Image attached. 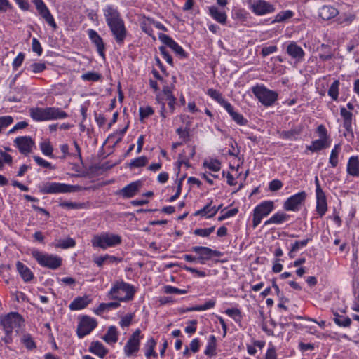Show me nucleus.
Wrapping results in <instances>:
<instances>
[{
    "mask_svg": "<svg viewBox=\"0 0 359 359\" xmlns=\"http://www.w3.org/2000/svg\"><path fill=\"white\" fill-rule=\"evenodd\" d=\"M104 15L116 43L118 46H123L126 39L128 31L120 13L112 6H107L104 9Z\"/></svg>",
    "mask_w": 359,
    "mask_h": 359,
    "instance_id": "nucleus-1",
    "label": "nucleus"
},
{
    "mask_svg": "<svg viewBox=\"0 0 359 359\" xmlns=\"http://www.w3.org/2000/svg\"><path fill=\"white\" fill-rule=\"evenodd\" d=\"M30 116L36 121H44L48 120L62 119L68 116V114L61 109L54 107L46 108L34 107L29 110Z\"/></svg>",
    "mask_w": 359,
    "mask_h": 359,
    "instance_id": "nucleus-2",
    "label": "nucleus"
},
{
    "mask_svg": "<svg viewBox=\"0 0 359 359\" xmlns=\"http://www.w3.org/2000/svg\"><path fill=\"white\" fill-rule=\"evenodd\" d=\"M135 292V290L133 285L121 281L117 282L114 285L108 296L111 299L128 302L133 299Z\"/></svg>",
    "mask_w": 359,
    "mask_h": 359,
    "instance_id": "nucleus-3",
    "label": "nucleus"
},
{
    "mask_svg": "<svg viewBox=\"0 0 359 359\" xmlns=\"http://www.w3.org/2000/svg\"><path fill=\"white\" fill-rule=\"evenodd\" d=\"M31 254L38 264L43 267L55 270L62 265V259L59 256L42 252L38 250H33Z\"/></svg>",
    "mask_w": 359,
    "mask_h": 359,
    "instance_id": "nucleus-4",
    "label": "nucleus"
},
{
    "mask_svg": "<svg viewBox=\"0 0 359 359\" xmlns=\"http://www.w3.org/2000/svg\"><path fill=\"white\" fill-rule=\"evenodd\" d=\"M121 242L122 238L119 235L109 233L95 235L91 240L93 247L103 250L118 245Z\"/></svg>",
    "mask_w": 359,
    "mask_h": 359,
    "instance_id": "nucleus-5",
    "label": "nucleus"
},
{
    "mask_svg": "<svg viewBox=\"0 0 359 359\" xmlns=\"http://www.w3.org/2000/svg\"><path fill=\"white\" fill-rule=\"evenodd\" d=\"M39 190L43 194H53L79 191L81 190V187L77 185H70L60 182H46L40 187Z\"/></svg>",
    "mask_w": 359,
    "mask_h": 359,
    "instance_id": "nucleus-6",
    "label": "nucleus"
},
{
    "mask_svg": "<svg viewBox=\"0 0 359 359\" xmlns=\"http://www.w3.org/2000/svg\"><path fill=\"white\" fill-rule=\"evenodd\" d=\"M1 324L6 335L9 336L13 330L17 332H19L24 324V319L18 313L11 312L1 318Z\"/></svg>",
    "mask_w": 359,
    "mask_h": 359,
    "instance_id": "nucleus-7",
    "label": "nucleus"
},
{
    "mask_svg": "<svg viewBox=\"0 0 359 359\" xmlns=\"http://www.w3.org/2000/svg\"><path fill=\"white\" fill-rule=\"evenodd\" d=\"M252 91L259 101L266 107L273 105L278 97L276 91L269 90L264 86L257 85L252 88Z\"/></svg>",
    "mask_w": 359,
    "mask_h": 359,
    "instance_id": "nucleus-8",
    "label": "nucleus"
},
{
    "mask_svg": "<svg viewBox=\"0 0 359 359\" xmlns=\"http://www.w3.org/2000/svg\"><path fill=\"white\" fill-rule=\"evenodd\" d=\"M273 208V202L269 201L257 205L253 210L252 227L255 229L261 223L262 219L270 214Z\"/></svg>",
    "mask_w": 359,
    "mask_h": 359,
    "instance_id": "nucleus-9",
    "label": "nucleus"
},
{
    "mask_svg": "<svg viewBox=\"0 0 359 359\" xmlns=\"http://www.w3.org/2000/svg\"><path fill=\"white\" fill-rule=\"evenodd\" d=\"M97 325V322L88 316H83L79 319L76 334L79 339L89 334Z\"/></svg>",
    "mask_w": 359,
    "mask_h": 359,
    "instance_id": "nucleus-10",
    "label": "nucleus"
},
{
    "mask_svg": "<svg viewBox=\"0 0 359 359\" xmlns=\"http://www.w3.org/2000/svg\"><path fill=\"white\" fill-rule=\"evenodd\" d=\"M141 331L137 329L130 337L127 341L124 348V353L126 356L130 357L137 353L140 349V340L142 337L140 336Z\"/></svg>",
    "mask_w": 359,
    "mask_h": 359,
    "instance_id": "nucleus-11",
    "label": "nucleus"
},
{
    "mask_svg": "<svg viewBox=\"0 0 359 359\" xmlns=\"http://www.w3.org/2000/svg\"><path fill=\"white\" fill-rule=\"evenodd\" d=\"M306 194L304 191H300L289 197L283 204V208L287 211H299L300 207L304 203Z\"/></svg>",
    "mask_w": 359,
    "mask_h": 359,
    "instance_id": "nucleus-12",
    "label": "nucleus"
},
{
    "mask_svg": "<svg viewBox=\"0 0 359 359\" xmlns=\"http://www.w3.org/2000/svg\"><path fill=\"white\" fill-rule=\"evenodd\" d=\"M33 3L41 18H43L45 21L55 30L57 28V24L53 16L43 0H33Z\"/></svg>",
    "mask_w": 359,
    "mask_h": 359,
    "instance_id": "nucleus-13",
    "label": "nucleus"
},
{
    "mask_svg": "<svg viewBox=\"0 0 359 359\" xmlns=\"http://www.w3.org/2000/svg\"><path fill=\"white\" fill-rule=\"evenodd\" d=\"M158 38L164 44L170 48L179 57L181 58L187 57V53L184 49L168 35L161 33L158 35Z\"/></svg>",
    "mask_w": 359,
    "mask_h": 359,
    "instance_id": "nucleus-14",
    "label": "nucleus"
},
{
    "mask_svg": "<svg viewBox=\"0 0 359 359\" xmlns=\"http://www.w3.org/2000/svg\"><path fill=\"white\" fill-rule=\"evenodd\" d=\"M256 15H263L274 11V6L264 0H257L250 6Z\"/></svg>",
    "mask_w": 359,
    "mask_h": 359,
    "instance_id": "nucleus-15",
    "label": "nucleus"
},
{
    "mask_svg": "<svg viewBox=\"0 0 359 359\" xmlns=\"http://www.w3.org/2000/svg\"><path fill=\"white\" fill-rule=\"evenodd\" d=\"M14 142L20 152L25 155H27L31 152L32 148L34 144L32 139L27 136L18 137L15 138Z\"/></svg>",
    "mask_w": 359,
    "mask_h": 359,
    "instance_id": "nucleus-16",
    "label": "nucleus"
},
{
    "mask_svg": "<svg viewBox=\"0 0 359 359\" xmlns=\"http://www.w3.org/2000/svg\"><path fill=\"white\" fill-rule=\"evenodd\" d=\"M142 185L140 180L131 182L121 189L119 193L123 198H132L139 191Z\"/></svg>",
    "mask_w": 359,
    "mask_h": 359,
    "instance_id": "nucleus-17",
    "label": "nucleus"
},
{
    "mask_svg": "<svg viewBox=\"0 0 359 359\" xmlns=\"http://www.w3.org/2000/svg\"><path fill=\"white\" fill-rule=\"evenodd\" d=\"M88 34L92 43L96 46L99 55L104 57L105 46L101 36L93 29H88Z\"/></svg>",
    "mask_w": 359,
    "mask_h": 359,
    "instance_id": "nucleus-18",
    "label": "nucleus"
},
{
    "mask_svg": "<svg viewBox=\"0 0 359 359\" xmlns=\"http://www.w3.org/2000/svg\"><path fill=\"white\" fill-rule=\"evenodd\" d=\"M191 251L198 254L205 259H210L212 256L220 257L222 252L218 250H212L208 247L194 246L191 248Z\"/></svg>",
    "mask_w": 359,
    "mask_h": 359,
    "instance_id": "nucleus-19",
    "label": "nucleus"
},
{
    "mask_svg": "<svg viewBox=\"0 0 359 359\" xmlns=\"http://www.w3.org/2000/svg\"><path fill=\"white\" fill-rule=\"evenodd\" d=\"M340 115L343 118V126L346 131L353 137V131L352 128L353 114L348 111L345 107L340 108Z\"/></svg>",
    "mask_w": 359,
    "mask_h": 359,
    "instance_id": "nucleus-20",
    "label": "nucleus"
},
{
    "mask_svg": "<svg viewBox=\"0 0 359 359\" xmlns=\"http://www.w3.org/2000/svg\"><path fill=\"white\" fill-rule=\"evenodd\" d=\"M286 52L291 57L297 60H302L305 55L304 50L294 41L287 45Z\"/></svg>",
    "mask_w": 359,
    "mask_h": 359,
    "instance_id": "nucleus-21",
    "label": "nucleus"
},
{
    "mask_svg": "<svg viewBox=\"0 0 359 359\" xmlns=\"http://www.w3.org/2000/svg\"><path fill=\"white\" fill-rule=\"evenodd\" d=\"M346 172L351 177H359V157L358 156H352L348 158Z\"/></svg>",
    "mask_w": 359,
    "mask_h": 359,
    "instance_id": "nucleus-22",
    "label": "nucleus"
},
{
    "mask_svg": "<svg viewBox=\"0 0 359 359\" xmlns=\"http://www.w3.org/2000/svg\"><path fill=\"white\" fill-rule=\"evenodd\" d=\"M339 14V11L331 5H325L319 10V16L324 20H330Z\"/></svg>",
    "mask_w": 359,
    "mask_h": 359,
    "instance_id": "nucleus-23",
    "label": "nucleus"
},
{
    "mask_svg": "<svg viewBox=\"0 0 359 359\" xmlns=\"http://www.w3.org/2000/svg\"><path fill=\"white\" fill-rule=\"evenodd\" d=\"M290 219V216L283 212H278L271 216L268 220L265 221L264 226L271 224H282Z\"/></svg>",
    "mask_w": 359,
    "mask_h": 359,
    "instance_id": "nucleus-24",
    "label": "nucleus"
},
{
    "mask_svg": "<svg viewBox=\"0 0 359 359\" xmlns=\"http://www.w3.org/2000/svg\"><path fill=\"white\" fill-rule=\"evenodd\" d=\"M16 268L21 278L25 282H29L34 278V273L26 265H25L21 262H17Z\"/></svg>",
    "mask_w": 359,
    "mask_h": 359,
    "instance_id": "nucleus-25",
    "label": "nucleus"
},
{
    "mask_svg": "<svg viewBox=\"0 0 359 359\" xmlns=\"http://www.w3.org/2000/svg\"><path fill=\"white\" fill-rule=\"evenodd\" d=\"M89 351L100 358H104L108 353V350L100 341H93L89 346Z\"/></svg>",
    "mask_w": 359,
    "mask_h": 359,
    "instance_id": "nucleus-26",
    "label": "nucleus"
},
{
    "mask_svg": "<svg viewBox=\"0 0 359 359\" xmlns=\"http://www.w3.org/2000/svg\"><path fill=\"white\" fill-rule=\"evenodd\" d=\"M316 212L322 217L327 210V199L325 193L316 194Z\"/></svg>",
    "mask_w": 359,
    "mask_h": 359,
    "instance_id": "nucleus-27",
    "label": "nucleus"
},
{
    "mask_svg": "<svg viewBox=\"0 0 359 359\" xmlns=\"http://www.w3.org/2000/svg\"><path fill=\"white\" fill-rule=\"evenodd\" d=\"M195 155V147L193 146H187L186 150H184L182 153L180 154L179 158V164L180 165H185L186 166H189V161L190 158H192Z\"/></svg>",
    "mask_w": 359,
    "mask_h": 359,
    "instance_id": "nucleus-28",
    "label": "nucleus"
},
{
    "mask_svg": "<svg viewBox=\"0 0 359 359\" xmlns=\"http://www.w3.org/2000/svg\"><path fill=\"white\" fill-rule=\"evenodd\" d=\"M90 302L88 296L78 297L75 298L69 304V309L72 311L80 310L86 308Z\"/></svg>",
    "mask_w": 359,
    "mask_h": 359,
    "instance_id": "nucleus-29",
    "label": "nucleus"
},
{
    "mask_svg": "<svg viewBox=\"0 0 359 359\" xmlns=\"http://www.w3.org/2000/svg\"><path fill=\"white\" fill-rule=\"evenodd\" d=\"M331 141L318 139L312 141L311 145H306V149L311 152H317L330 147Z\"/></svg>",
    "mask_w": 359,
    "mask_h": 359,
    "instance_id": "nucleus-30",
    "label": "nucleus"
},
{
    "mask_svg": "<svg viewBox=\"0 0 359 359\" xmlns=\"http://www.w3.org/2000/svg\"><path fill=\"white\" fill-rule=\"evenodd\" d=\"M209 13L217 22L222 25L226 24L227 16L225 12L219 11L215 6H212L209 8Z\"/></svg>",
    "mask_w": 359,
    "mask_h": 359,
    "instance_id": "nucleus-31",
    "label": "nucleus"
},
{
    "mask_svg": "<svg viewBox=\"0 0 359 359\" xmlns=\"http://www.w3.org/2000/svg\"><path fill=\"white\" fill-rule=\"evenodd\" d=\"M102 339L108 344H115L117 342L118 339V333L116 327L115 326H110Z\"/></svg>",
    "mask_w": 359,
    "mask_h": 359,
    "instance_id": "nucleus-32",
    "label": "nucleus"
},
{
    "mask_svg": "<svg viewBox=\"0 0 359 359\" xmlns=\"http://www.w3.org/2000/svg\"><path fill=\"white\" fill-rule=\"evenodd\" d=\"M319 50L321 52L319 54V58L321 61L324 62L332 58L333 54L331 52L330 46L323 43Z\"/></svg>",
    "mask_w": 359,
    "mask_h": 359,
    "instance_id": "nucleus-33",
    "label": "nucleus"
},
{
    "mask_svg": "<svg viewBox=\"0 0 359 359\" xmlns=\"http://www.w3.org/2000/svg\"><path fill=\"white\" fill-rule=\"evenodd\" d=\"M53 245L57 248L67 249L74 247L76 245V241L72 238H67L63 240L60 239L57 241Z\"/></svg>",
    "mask_w": 359,
    "mask_h": 359,
    "instance_id": "nucleus-34",
    "label": "nucleus"
},
{
    "mask_svg": "<svg viewBox=\"0 0 359 359\" xmlns=\"http://www.w3.org/2000/svg\"><path fill=\"white\" fill-rule=\"evenodd\" d=\"M156 345V342L153 338H151L147 341V344H145V349H146L145 356L147 358H149L150 357H154V358L157 357L158 355L154 351V348H155Z\"/></svg>",
    "mask_w": 359,
    "mask_h": 359,
    "instance_id": "nucleus-35",
    "label": "nucleus"
},
{
    "mask_svg": "<svg viewBox=\"0 0 359 359\" xmlns=\"http://www.w3.org/2000/svg\"><path fill=\"white\" fill-rule=\"evenodd\" d=\"M216 337L211 335L209 337L206 348L204 353L208 356H212L216 354Z\"/></svg>",
    "mask_w": 359,
    "mask_h": 359,
    "instance_id": "nucleus-36",
    "label": "nucleus"
},
{
    "mask_svg": "<svg viewBox=\"0 0 359 359\" xmlns=\"http://www.w3.org/2000/svg\"><path fill=\"white\" fill-rule=\"evenodd\" d=\"M355 18V15L353 13H342L337 19V21L339 25H348Z\"/></svg>",
    "mask_w": 359,
    "mask_h": 359,
    "instance_id": "nucleus-37",
    "label": "nucleus"
},
{
    "mask_svg": "<svg viewBox=\"0 0 359 359\" xmlns=\"http://www.w3.org/2000/svg\"><path fill=\"white\" fill-rule=\"evenodd\" d=\"M334 321L337 325L344 327H347L351 325V320L349 317L340 316L337 313H334Z\"/></svg>",
    "mask_w": 359,
    "mask_h": 359,
    "instance_id": "nucleus-38",
    "label": "nucleus"
},
{
    "mask_svg": "<svg viewBox=\"0 0 359 359\" xmlns=\"http://www.w3.org/2000/svg\"><path fill=\"white\" fill-rule=\"evenodd\" d=\"M119 306H120V303L117 302H109V303H102L99 305V306L96 309L95 313L97 314H100L106 310L116 309Z\"/></svg>",
    "mask_w": 359,
    "mask_h": 359,
    "instance_id": "nucleus-39",
    "label": "nucleus"
},
{
    "mask_svg": "<svg viewBox=\"0 0 359 359\" xmlns=\"http://www.w3.org/2000/svg\"><path fill=\"white\" fill-rule=\"evenodd\" d=\"M215 304H216L215 300L210 299L208 302H206L204 304H203V305H198V306H194V307H191V308H189V309H187V311H205V310L213 308L215 306Z\"/></svg>",
    "mask_w": 359,
    "mask_h": 359,
    "instance_id": "nucleus-40",
    "label": "nucleus"
},
{
    "mask_svg": "<svg viewBox=\"0 0 359 359\" xmlns=\"http://www.w3.org/2000/svg\"><path fill=\"white\" fill-rule=\"evenodd\" d=\"M339 84V81L335 80L328 90V95L330 96L333 100L338 99Z\"/></svg>",
    "mask_w": 359,
    "mask_h": 359,
    "instance_id": "nucleus-41",
    "label": "nucleus"
},
{
    "mask_svg": "<svg viewBox=\"0 0 359 359\" xmlns=\"http://www.w3.org/2000/svg\"><path fill=\"white\" fill-rule=\"evenodd\" d=\"M40 149L42 153L48 156H53V148L49 140H44L40 143Z\"/></svg>",
    "mask_w": 359,
    "mask_h": 359,
    "instance_id": "nucleus-42",
    "label": "nucleus"
},
{
    "mask_svg": "<svg viewBox=\"0 0 359 359\" xmlns=\"http://www.w3.org/2000/svg\"><path fill=\"white\" fill-rule=\"evenodd\" d=\"M147 163V158L144 156H142L132 160L131 162L129 163V167L130 168H141L146 165Z\"/></svg>",
    "mask_w": 359,
    "mask_h": 359,
    "instance_id": "nucleus-43",
    "label": "nucleus"
},
{
    "mask_svg": "<svg viewBox=\"0 0 359 359\" xmlns=\"http://www.w3.org/2000/svg\"><path fill=\"white\" fill-rule=\"evenodd\" d=\"M226 315L232 318L235 321L240 322L242 318L241 311L236 308L227 309L225 311Z\"/></svg>",
    "mask_w": 359,
    "mask_h": 359,
    "instance_id": "nucleus-44",
    "label": "nucleus"
},
{
    "mask_svg": "<svg viewBox=\"0 0 359 359\" xmlns=\"http://www.w3.org/2000/svg\"><path fill=\"white\" fill-rule=\"evenodd\" d=\"M4 163L11 165L13 163V158L10 154L0 149V170H3Z\"/></svg>",
    "mask_w": 359,
    "mask_h": 359,
    "instance_id": "nucleus-45",
    "label": "nucleus"
},
{
    "mask_svg": "<svg viewBox=\"0 0 359 359\" xmlns=\"http://www.w3.org/2000/svg\"><path fill=\"white\" fill-rule=\"evenodd\" d=\"M292 16L293 13L291 11H285L277 14L272 22L275 23L283 22L284 20H287Z\"/></svg>",
    "mask_w": 359,
    "mask_h": 359,
    "instance_id": "nucleus-46",
    "label": "nucleus"
},
{
    "mask_svg": "<svg viewBox=\"0 0 359 359\" xmlns=\"http://www.w3.org/2000/svg\"><path fill=\"white\" fill-rule=\"evenodd\" d=\"M59 205L62 208L67 209H81L85 207L84 203H74L69 201H62L60 203Z\"/></svg>",
    "mask_w": 359,
    "mask_h": 359,
    "instance_id": "nucleus-47",
    "label": "nucleus"
},
{
    "mask_svg": "<svg viewBox=\"0 0 359 359\" xmlns=\"http://www.w3.org/2000/svg\"><path fill=\"white\" fill-rule=\"evenodd\" d=\"M81 78L84 81H97L101 79L102 76L94 72H88L81 75Z\"/></svg>",
    "mask_w": 359,
    "mask_h": 359,
    "instance_id": "nucleus-48",
    "label": "nucleus"
},
{
    "mask_svg": "<svg viewBox=\"0 0 359 359\" xmlns=\"http://www.w3.org/2000/svg\"><path fill=\"white\" fill-rule=\"evenodd\" d=\"M139 112L140 119V121H143L144 118L151 116L154 113V111L151 107L147 106L146 107H140Z\"/></svg>",
    "mask_w": 359,
    "mask_h": 359,
    "instance_id": "nucleus-49",
    "label": "nucleus"
},
{
    "mask_svg": "<svg viewBox=\"0 0 359 359\" xmlns=\"http://www.w3.org/2000/svg\"><path fill=\"white\" fill-rule=\"evenodd\" d=\"M212 201L210 203L207 204L205 206L203 207V208L196 211L194 214L196 216H201V217H205L207 218H210L211 217H208V215L211 214L210 210H211V205H212Z\"/></svg>",
    "mask_w": 359,
    "mask_h": 359,
    "instance_id": "nucleus-50",
    "label": "nucleus"
},
{
    "mask_svg": "<svg viewBox=\"0 0 359 359\" xmlns=\"http://www.w3.org/2000/svg\"><path fill=\"white\" fill-rule=\"evenodd\" d=\"M207 94L219 104L224 100L222 93L213 88L208 89Z\"/></svg>",
    "mask_w": 359,
    "mask_h": 359,
    "instance_id": "nucleus-51",
    "label": "nucleus"
},
{
    "mask_svg": "<svg viewBox=\"0 0 359 359\" xmlns=\"http://www.w3.org/2000/svg\"><path fill=\"white\" fill-rule=\"evenodd\" d=\"M13 122V118L11 116H0V133Z\"/></svg>",
    "mask_w": 359,
    "mask_h": 359,
    "instance_id": "nucleus-52",
    "label": "nucleus"
},
{
    "mask_svg": "<svg viewBox=\"0 0 359 359\" xmlns=\"http://www.w3.org/2000/svg\"><path fill=\"white\" fill-rule=\"evenodd\" d=\"M316 132L318 133L319 135V139L323 140L325 141H331L330 139V136L327 134V130L325 126L320 125L318 126Z\"/></svg>",
    "mask_w": 359,
    "mask_h": 359,
    "instance_id": "nucleus-53",
    "label": "nucleus"
},
{
    "mask_svg": "<svg viewBox=\"0 0 359 359\" xmlns=\"http://www.w3.org/2000/svg\"><path fill=\"white\" fill-rule=\"evenodd\" d=\"M164 292L166 294H184L187 293V290H181L171 285H166L164 287Z\"/></svg>",
    "mask_w": 359,
    "mask_h": 359,
    "instance_id": "nucleus-54",
    "label": "nucleus"
},
{
    "mask_svg": "<svg viewBox=\"0 0 359 359\" xmlns=\"http://www.w3.org/2000/svg\"><path fill=\"white\" fill-rule=\"evenodd\" d=\"M232 119L240 126H245L248 123V120L243 117V116L239 113L234 111L231 115Z\"/></svg>",
    "mask_w": 359,
    "mask_h": 359,
    "instance_id": "nucleus-55",
    "label": "nucleus"
},
{
    "mask_svg": "<svg viewBox=\"0 0 359 359\" xmlns=\"http://www.w3.org/2000/svg\"><path fill=\"white\" fill-rule=\"evenodd\" d=\"M22 340L27 349L32 350L36 348L35 342L29 334L24 335Z\"/></svg>",
    "mask_w": 359,
    "mask_h": 359,
    "instance_id": "nucleus-56",
    "label": "nucleus"
},
{
    "mask_svg": "<svg viewBox=\"0 0 359 359\" xmlns=\"http://www.w3.org/2000/svg\"><path fill=\"white\" fill-rule=\"evenodd\" d=\"M215 230V226H212L207 229H196L194 230V234L196 236L207 237Z\"/></svg>",
    "mask_w": 359,
    "mask_h": 359,
    "instance_id": "nucleus-57",
    "label": "nucleus"
},
{
    "mask_svg": "<svg viewBox=\"0 0 359 359\" xmlns=\"http://www.w3.org/2000/svg\"><path fill=\"white\" fill-rule=\"evenodd\" d=\"M204 165L212 171L217 172L221 168V164L217 160H212L210 162H204Z\"/></svg>",
    "mask_w": 359,
    "mask_h": 359,
    "instance_id": "nucleus-58",
    "label": "nucleus"
},
{
    "mask_svg": "<svg viewBox=\"0 0 359 359\" xmlns=\"http://www.w3.org/2000/svg\"><path fill=\"white\" fill-rule=\"evenodd\" d=\"M33 158L38 165L45 168L54 169V167L52 166L50 163L43 159L41 157L34 156Z\"/></svg>",
    "mask_w": 359,
    "mask_h": 359,
    "instance_id": "nucleus-59",
    "label": "nucleus"
},
{
    "mask_svg": "<svg viewBox=\"0 0 359 359\" xmlns=\"http://www.w3.org/2000/svg\"><path fill=\"white\" fill-rule=\"evenodd\" d=\"M25 59V54L20 53L18 56L14 59L12 66L14 70H17L22 64Z\"/></svg>",
    "mask_w": 359,
    "mask_h": 359,
    "instance_id": "nucleus-60",
    "label": "nucleus"
},
{
    "mask_svg": "<svg viewBox=\"0 0 359 359\" xmlns=\"http://www.w3.org/2000/svg\"><path fill=\"white\" fill-rule=\"evenodd\" d=\"M46 68L45 63L34 62L30 65V69L33 73L37 74L42 72Z\"/></svg>",
    "mask_w": 359,
    "mask_h": 359,
    "instance_id": "nucleus-61",
    "label": "nucleus"
},
{
    "mask_svg": "<svg viewBox=\"0 0 359 359\" xmlns=\"http://www.w3.org/2000/svg\"><path fill=\"white\" fill-rule=\"evenodd\" d=\"M159 50L163 56V57L167 61V62L171 66H173V60L171 57V55L169 54L168 51L167 50L166 48L164 46H161L159 48Z\"/></svg>",
    "mask_w": 359,
    "mask_h": 359,
    "instance_id": "nucleus-62",
    "label": "nucleus"
},
{
    "mask_svg": "<svg viewBox=\"0 0 359 359\" xmlns=\"http://www.w3.org/2000/svg\"><path fill=\"white\" fill-rule=\"evenodd\" d=\"M311 240V238H308L302 241H295L292 245V251L297 252L300 248L306 246Z\"/></svg>",
    "mask_w": 359,
    "mask_h": 359,
    "instance_id": "nucleus-63",
    "label": "nucleus"
},
{
    "mask_svg": "<svg viewBox=\"0 0 359 359\" xmlns=\"http://www.w3.org/2000/svg\"><path fill=\"white\" fill-rule=\"evenodd\" d=\"M32 50L37 53L38 55H41L43 52V48L41 46L40 42L36 38L32 39Z\"/></svg>",
    "mask_w": 359,
    "mask_h": 359,
    "instance_id": "nucleus-64",
    "label": "nucleus"
}]
</instances>
